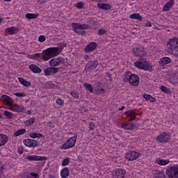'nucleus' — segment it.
Listing matches in <instances>:
<instances>
[{
    "label": "nucleus",
    "mask_w": 178,
    "mask_h": 178,
    "mask_svg": "<svg viewBox=\"0 0 178 178\" xmlns=\"http://www.w3.org/2000/svg\"><path fill=\"white\" fill-rule=\"evenodd\" d=\"M124 80L125 82L129 83V84L134 87H137V86L140 84V77L138 75L129 71L124 74Z\"/></svg>",
    "instance_id": "f257e3e1"
},
{
    "label": "nucleus",
    "mask_w": 178,
    "mask_h": 178,
    "mask_svg": "<svg viewBox=\"0 0 178 178\" xmlns=\"http://www.w3.org/2000/svg\"><path fill=\"white\" fill-rule=\"evenodd\" d=\"M135 67L137 69H140L141 70H146L147 72H153L154 68L149 62L144 58L138 59L137 61L134 63Z\"/></svg>",
    "instance_id": "f03ea898"
},
{
    "label": "nucleus",
    "mask_w": 178,
    "mask_h": 178,
    "mask_svg": "<svg viewBox=\"0 0 178 178\" xmlns=\"http://www.w3.org/2000/svg\"><path fill=\"white\" fill-rule=\"evenodd\" d=\"M167 51L168 54L174 55V56H178V38H175L171 39L167 43Z\"/></svg>",
    "instance_id": "7ed1b4c3"
},
{
    "label": "nucleus",
    "mask_w": 178,
    "mask_h": 178,
    "mask_svg": "<svg viewBox=\"0 0 178 178\" xmlns=\"http://www.w3.org/2000/svg\"><path fill=\"white\" fill-rule=\"evenodd\" d=\"M59 53L58 52V49L56 47H50L44 50L42 54V58L43 60H49L51 58H55V56H58Z\"/></svg>",
    "instance_id": "20e7f679"
},
{
    "label": "nucleus",
    "mask_w": 178,
    "mask_h": 178,
    "mask_svg": "<svg viewBox=\"0 0 178 178\" xmlns=\"http://www.w3.org/2000/svg\"><path fill=\"white\" fill-rule=\"evenodd\" d=\"M72 27L74 29V31L77 34H80L81 35H83L86 34V31L83 30H88L89 26L87 24H80V23H72Z\"/></svg>",
    "instance_id": "39448f33"
},
{
    "label": "nucleus",
    "mask_w": 178,
    "mask_h": 178,
    "mask_svg": "<svg viewBox=\"0 0 178 178\" xmlns=\"http://www.w3.org/2000/svg\"><path fill=\"white\" fill-rule=\"evenodd\" d=\"M77 141V134H75L74 136L70 138L65 143H64L61 147L60 149H69L73 148L76 145Z\"/></svg>",
    "instance_id": "423d86ee"
},
{
    "label": "nucleus",
    "mask_w": 178,
    "mask_h": 178,
    "mask_svg": "<svg viewBox=\"0 0 178 178\" xmlns=\"http://www.w3.org/2000/svg\"><path fill=\"white\" fill-rule=\"evenodd\" d=\"M156 141L160 144H166L170 141V134L168 132H162L156 137Z\"/></svg>",
    "instance_id": "0eeeda50"
},
{
    "label": "nucleus",
    "mask_w": 178,
    "mask_h": 178,
    "mask_svg": "<svg viewBox=\"0 0 178 178\" xmlns=\"http://www.w3.org/2000/svg\"><path fill=\"white\" fill-rule=\"evenodd\" d=\"M127 161H133L138 159L140 156H141V153L136 152V151H129L127 154Z\"/></svg>",
    "instance_id": "6e6552de"
},
{
    "label": "nucleus",
    "mask_w": 178,
    "mask_h": 178,
    "mask_svg": "<svg viewBox=\"0 0 178 178\" xmlns=\"http://www.w3.org/2000/svg\"><path fill=\"white\" fill-rule=\"evenodd\" d=\"M167 176L169 178H178V167L172 166L168 168Z\"/></svg>",
    "instance_id": "1a4fd4ad"
},
{
    "label": "nucleus",
    "mask_w": 178,
    "mask_h": 178,
    "mask_svg": "<svg viewBox=\"0 0 178 178\" xmlns=\"http://www.w3.org/2000/svg\"><path fill=\"white\" fill-rule=\"evenodd\" d=\"M49 66L52 67H56V66H59V65L65 63V58L62 57H58L56 58H53L49 61Z\"/></svg>",
    "instance_id": "9d476101"
},
{
    "label": "nucleus",
    "mask_w": 178,
    "mask_h": 178,
    "mask_svg": "<svg viewBox=\"0 0 178 178\" xmlns=\"http://www.w3.org/2000/svg\"><path fill=\"white\" fill-rule=\"evenodd\" d=\"M124 175H126V170L122 168L115 169L112 173L113 178H124Z\"/></svg>",
    "instance_id": "9b49d317"
},
{
    "label": "nucleus",
    "mask_w": 178,
    "mask_h": 178,
    "mask_svg": "<svg viewBox=\"0 0 178 178\" xmlns=\"http://www.w3.org/2000/svg\"><path fill=\"white\" fill-rule=\"evenodd\" d=\"M10 108L11 111L17 112V113H22L24 112V111H26V108L24 107V106L17 104H13Z\"/></svg>",
    "instance_id": "f8f14e48"
},
{
    "label": "nucleus",
    "mask_w": 178,
    "mask_h": 178,
    "mask_svg": "<svg viewBox=\"0 0 178 178\" xmlns=\"http://www.w3.org/2000/svg\"><path fill=\"white\" fill-rule=\"evenodd\" d=\"M1 99L2 102H3L7 106H9L10 108L12 107L13 105V100L12 99V97L3 95L1 97Z\"/></svg>",
    "instance_id": "ddd939ff"
},
{
    "label": "nucleus",
    "mask_w": 178,
    "mask_h": 178,
    "mask_svg": "<svg viewBox=\"0 0 178 178\" xmlns=\"http://www.w3.org/2000/svg\"><path fill=\"white\" fill-rule=\"evenodd\" d=\"M59 72V68L55 67H49L44 70V73L46 76H52V74H56Z\"/></svg>",
    "instance_id": "4468645a"
},
{
    "label": "nucleus",
    "mask_w": 178,
    "mask_h": 178,
    "mask_svg": "<svg viewBox=\"0 0 178 178\" xmlns=\"http://www.w3.org/2000/svg\"><path fill=\"white\" fill-rule=\"evenodd\" d=\"M24 145L31 148H34L38 145V142L34 139H25L24 141Z\"/></svg>",
    "instance_id": "2eb2a0df"
},
{
    "label": "nucleus",
    "mask_w": 178,
    "mask_h": 178,
    "mask_svg": "<svg viewBox=\"0 0 178 178\" xmlns=\"http://www.w3.org/2000/svg\"><path fill=\"white\" fill-rule=\"evenodd\" d=\"M26 159L27 161H47L48 158L47 156H36V155H30L26 156Z\"/></svg>",
    "instance_id": "dca6fc26"
},
{
    "label": "nucleus",
    "mask_w": 178,
    "mask_h": 178,
    "mask_svg": "<svg viewBox=\"0 0 178 178\" xmlns=\"http://www.w3.org/2000/svg\"><path fill=\"white\" fill-rule=\"evenodd\" d=\"M133 52L136 56H145V50H144V47H134L133 49Z\"/></svg>",
    "instance_id": "f3484780"
},
{
    "label": "nucleus",
    "mask_w": 178,
    "mask_h": 178,
    "mask_svg": "<svg viewBox=\"0 0 178 178\" xmlns=\"http://www.w3.org/2000/svg\"><path fill=\"white\" fill-rule=\"evenodd\" d=\"M97 66H98V61H89L86 65V69L89 72H91V70H94Z\"/></svg>",
    "instance_id": "a211bd4d"
},
{
    "label": "nucleus",
    "mask_w": 178,
    "mask_h": 178,
    "mask_svg": "<svg viewBox=\"0 0 178 178\" xmlns=\"http://www.w3.org/2000/svg\"><path fill=\"white\" fill-rule=\"evenodd\" d=\"M175 5V0L168 1L163 7V12H168L170 10L172 6Z\"/></svg>",
    "instance_id": "6ab92c4d"
},
{
    "label": "nucleus",
    "mask_w": 178,
    "mask_h": 178,
    "mask_svg": "<svg viewBox=\"0 0 178 178\" xmlns=\"http://www.w3.org/2000/svg\"><path fill=\"white\" fill-rule=\"evenodd\" d=\"M97 49V43L92 42L89 43L85 48V51L86 53L91 52V51H95Z\"/></svg>",
    "instance_id": "aec40b11"
},
{
    "label": "nucleus",
    "mask_w": 178,
    "mask_h": 178,
    "mask_svg": "<svg viewBox=\"0 0 178 178\" xmlns=\"http://www.w3.org/2000/svg\"><path fill=\"white\" fill-rule=\"evenodd\" d=\"M6 33L9 34L10 35H13V34H17L19 33V29L15 26H12L6 29Z\"/></svg>",
    "instance_id": "412c9836"
},
{
    "label": "nucleus",
    "mask_w": 178,
    "mask_h": 178,
    "mask_svg": "<svg viewBox=\"0 0 178 178\" xmlns=\"http://www.w3.org/2000/svg\"><path fill=\"white\" fill-rule=\"evenodd\" d=\"M125 115H127V118H129L130 122H131V120H134L136 119V116H137V114L133 110L125 112Z\"/></svg>",
    "instance_id": "4be33fe9"
},
{
    "label": "nucleus",
    "mask_w": 178,
    "mask_h": 178,
    "mask_svg": "<svg viewBox=\"0 0 178 178\" xmlns=\"http://www.w3.org/2000/svg\"><path fill=\"white\" fill-rule=\"evenodd\" d=\"M9 140L8 136L5 134H0V147H3Z\"/></svg>",
    "instance_id": "5701e85b"
},
{
    "label": "nucleus",
    "mask_w": 178,
    "mask_h": 178,
    "mask_svg": "<svg viewBox=\"0 0 178 178\" xmlns=\"http://www.w3.org/2000/svg\"><path fill=\"white\" fill-rule=\"evenodd\" d=\"M170 62H172V58L168 57H163L161 58L159 63L161 66H165V65H168V63H170Z\"/></svg>",
    "instance_id": "b1692460"
},
{
    "label": "nucleus",
    "mask_w": 178,
    "mask_h": 178,
    "mask_svg": "<svg viewBox=\"0 0 178 178\" xmlns=\"http://www.w3.org/2000/svg\"><path fill=\"white\" fill-rule=\"evenodd\" d=\"M97 8H99V9H102L103 10H109V9H111V4L99 3L97 4Z\"/></svg>",
    "instance_id": "393cba45"
},
{
    "label": "nucleus",
    "mask_w": 178,
    "mask_h": 178,
    "mask_svg": "<svg viewBox=\"0 0 178 178\" xmlns=\"http://www.w3.org/2000/svg\"><path fill=\"white\" fill-rule=\"evenodd\" d=\"M130 19H134L135 20H138L139 22H143V16L140 13H134L130 15Z\"/></svg>",
    "instance_id": "a878e982"
},
{
    "label": "nucleus",
    "mask_w": 178,
    "mask_h": 178,
    "mask_svg": "<svg viewBox=\"0 0 178 178\" xmlns=\"http://www.w3.org/2000/svg\"><path fill=\"white\" fill-rule=\"evenodd\" d=\"M122 128L124 129L125 130H133L134 125H133V123H131V122L122 123Z\"/></svg>",
    "instance_id": "bb28decb"
},
{
    "label": "nucleus",
    "mask_w": 178,
    "mask_h": 178,
    "mask_svg": "<svg viewBox=\"0 0 178 178\" xmlns=\"http://www.w3.org/2000/svg\"><path fill=\"white\" fill-rule=\"evenodd\" d=\"M30 70L33 72V73H41V70L40 68L38 67V66L35 65H31L29 66Z\"/></svg>",
    "instance_id": "cd10ccee"
},
{
    "label": "nucleus",
    "mask_w": 178,
    "mask_h": 178,
    "mask_svg": "<svg viewBox=\"0 0 178 178\" xmlns=\"http://www.w3.org/2000/svg\"><path fill=\"white\" fill-rule=\"evenodd\" d=\"M156 163H158V165H161V166H163V165H168V163H169V160H165V159L159 158V159H156Z\"/></svg>",
    "instance_id": "c85d7f7f"
},
{
    "label": "nucleus",
    "mask_w": 178,
    "mask_h": 178,
    "mask_svg": "<svg viewBox=\"0 0 178 178\" xmlns=\"http://www.w3.org/2000/svg\"><path fill=\"white\" fill-rule=\"evenodd\" d=\"M60 176L63 178H66L69 176V168H65L60 172Z\"/></svg>",
    "instance_id": "c756f323"
},
{
    "label": "nucleus",
    "mask_w": 178,
    "mask_h": 178,
    "mask_svg": "<svg viewBox=\"0 0 178 178\" xmlns=\"http://www.w3.org/2000/svg\"><path fill=\"white\" fill-rule=\"evenodd\" d=\"M83 87H85V88L88 90L91 94L94 92V88H92V85L90 83H83Z\"/></svg>",
    "instance_id": "7c9ffc66"
},
{
    "label": "nucleus",
    "mask_w": 178,
    "mask_h": 178,
    "mask_svg": "<svg viewBox=\"0 0 178 178\" xmlns=\"http://www.w3.org/2000/svg\"><path fill=\"white\" fill-rule=\"evenodd\" d=\"M40 16V14H34V13H26V19H29V20H31V19H37Z\"/></svg>",
    "instance_id": "2f4dec72"
},
{
    "label": "nucleus",
    "mask_w": 178,
    "mask_h": 178,
    "mask_svg": "<svg viewBox=\"0 0 178 178\" xmlns=\"http://www.w3.org/2000/svg\"><path fill=\"white\" fill-rule=\"evenodd\" d=\"M18 80L19 81V83H21L22 84V86H24V87H30V86H31V83H30V82L24 80V79L23 78H18Z\"/></svg>",
    "instance_id": "473e14b6"
},
{
    "label": "nucleus",
    "mask_w": 178,
    "mask_h": 178,
    "mask_svg": "<svg viewBox=\"0 0 178 178\" xmlns=\"http://www.w3.org/2000/svg\"><path fill=\"white\" fill-rule=\"evenodd\" d=\"M29 137L31 138H41V137H42V134L31 132L29 134Z\"/></svg>",
    "instance_id": "72a5a7b5"
},
{
    "label": "nucleus",
    "mask_w": 178,
    "mask_h": 178,
    "mask_svg": "<svg viewBox=\"0 0 178 178\" xmlns=\"http://www.w3.org/2000/svg\"><path fill=\"white\" fill-rule=\"evenodd\" d=\"M143 98H145L146 101H149L150 102H155L156 101L155 98L151 96V95H148V94H144Z\"/></svg>",
    "instance_id": "f704fd0d"
},
{
    "label": "nucleus",
    "mask_w": 178,
    "mask_h": 178,
    "mask_svg": "<svg viewBox=\"0 0 178 178\" xmlns=\"http://www.w3.org/2000/svg\"><path fill=\"white\" fill-rule=\"evenodd\" d=\"M97 87L95 88V91H96L97 94H99V95L101 94H105V89L101 88L99 87V83L97 84Z\"/></svg>",
    "instance_id": "c9c22d12"
},
{
    "label": "nucleus",
    "mask_w": 178,
    "mask_h": 178,
    "mask_svg": "<svg viewBox=\"0 0 178 178\" xmlns=\"http://www.w3.org/2000/svg\"><path fill=\"white\" fill-rule=\"evenodd\" d=\"M35 122V118H31L29 120H27L25 121L24 124L25 126H27V127H30L31 124H33Z\"/></svg>",
    "instance_id": "e433bc0d"
},
{
    "label": "nucleus",
    "mask_w": 178,
    "mask_h": 178,
    "mask_svg": "<svg viewBox=\"0 0 178 178\" xmlns=\"http://www.w3.org/2000/svg\"><path fill=\"white\" fill-rule=\"evenodd\" d=\"M22 178H38V174L31 172V174L23 175Z\"/></svg>",
    "instance_id": "4c0bfd02"
},
{
    "label": "nucleus",
    "mask_w": 178,
    "mask_h": 178,
    "mask_svg": "<svg viewBox=\"0 0 178 178\" xmlns=\"http://www.w3.org/2000/svg\"><path fill=\"white\" fill-rule=\"evenodd\" d=\"M26 133V129H18L14 134L15 137H19V136H22V134H24Z\"/></svg>",
    "instance_id": "58836bf2"
},
{
    "label": "nucleus",
    "mask_w": 178,
    "mask_h": 178,
    "mask_svg": "<svg viewBox=\"0 0 178 178\" xmlns=\"http://www.w3.org/2000/svg\"><path fill=\"white\" fill-rule=\"evenodd\" d=\"M3 113H4V116H6L8 119H13V118H15V114L8 111H5Z\"/></svg>",
    "instance_id": "ea45409f"
},
{
    "label": "nucleus",
    "mask_w": 178,
    "mask_h": 178,
    "mask_svg": "<svg viewBox=\"0 0 178 178\" xmlns=\"http://www.w3.org/2000/svg\"><path fill=\"white\" fill-rule=\"evenodd\" d=\"M41 58H42V55L40 53H36L31 56V59L37 60V59H41Z\"/></svg>",
    "instance_id": "a19ab883"
},
{
    "label": "nucleus",
    "mask_w": 178,
    "mask_h": 178,
    "mask_svg": "<svg viewBox=\"0 0 178 178\" xmlns=\"http://www.w3.org/2000/svg\"><path fill=\"white\" fill-rule=\"evenodd\" d=\"M160 90L163 92H165V94H169L170 92V90H169V88H168L166 86H161L160 88Z\"/></svg>",
    "instance_id": "79ce46f5"
},
{
    "label": "nucleus",
    "mask_w": 178,
    "mask_h": 178,
    "mask_svg": "<svg viewBox=\"0 0 178 178\" xmlns=\"http://www.w3.org/2000/svg\"><path fill=\"white\" fill-rule=\"evenodd\" d=\"M70 95L73 97V98H75L76 99H79V97H80V95L76 90L72 91L70 92Z\"/></svg>",
    "instance_id": "37998d69"
},
{
    "label": "nucleus",
    "mask_w": 178,
    "mask_h": 178,
    "mask_svg": "<svg viewBox=\"0 0 178 178\" xmlns=\"http://www.w3.org/2000/svg\"><path fill=\"white\" fill-rule=\"evenodd\" d=\"M69 163H70V160L69 159H65L63 160L62 166H67Z\"/></svg>",
    "instance_id": "c03bdc74"
},
{
    "label": "nucleus",
    "mask_w": 178,
    "mask_h": 178,
    "mask_svg": "<svg viewBox=\"0 0 178 178\" xmlns=\"http://www.w3.org/2000/svg\"><path fill=\"white\" fill-rule=\"evenodd\" d=\"M88 128L90 131H93V130L95 129V124L92 122H90Z\"/></svg>",
    "instance_id": "a18cd8bd"
},
{
    "label": "nucleus",
    "mask_w": 178,
    "mask_h": 178,
    "mask_svg": "<svg viewBox=\"0 0 178 178\" xmlns=\"http://www.w3.org/2000/svg\"><path fill=\"white\" fill-rule=\"evenodd\" d=\"M56 103L57 104V105H60V106H62V105L65 104V101L62 99H57Z\"/></svg>",
    "instance_id": "49530a36"
},
{
    "label": "nucleus",
    "mask_w": 178,
    "mask_h": 178,
    "mask_svg": "<svg viewBox=\"0 0 178 178\" xmlns=\"http://www.w3.org/2000/svg\"><path fill=\"white\" fill-rule=\"evenodd\" d=\"M47 88L54 89L55 88V84H54L52 82H47Z\"/></svg>",
    "instance_id": "de8ad7c7"
},
{
    "label": "nucleus",
    "mask_w": 178,
    "mask_h": 178,
    "mask_svg": "<svg viewBox=\"0 0 178 178\" xmlns=\"http://www.w3.org/2000/svg\"><path fill=\"white\" fill-rule=\"evenodd\" d=\"M15 95V97H18V98L26 97V94L24 92H16Z\"/></svg>",
    "instance_id": "09e8293b"
},
{
    "label": "nucleus",
    "mask_w": 178,
    "mask_h": 178,
    "mask_svg": "<svg viewBox=\"0 0 178 178\" xmlns=\"http://www.w3.org/2000/svg\"><path fill=\"white\" fill-rule=\"evenodd\" d=\"M98 34L99 35H102L104 34H106V31L104 29H100L99 31H98Z\"/></svg>",
    "instance_id": "8fccbe9b"
},
{
    "label": "nucleus",
    "mask_w": 178,
    "mask_h": 178,
    "mask_svg": "<svg viewBox=\"0 0 178 178\" xmlns=\"http://www.w3.org/2000/svg\"><path fill=\"white\" fill-rule=\"evenodd\" d=\"M84 6V4L81 2L76 3V8L79 9H83V7Z\"/></svg>",
    "instance_id": "3c124183"
},
{
    "label": "nucleus",
    "mask_w": 178,
    "mask_h": 178,
    "mask_svg": "<svg viewBox=\"0 0 178 178\" xmlns=\"http://www.w3.org/2000/svg\"><path fill=\"white\" fill-rule=\"evenodd\" d=\"M40 42H44L45 41V36L44 35H40L38 38Z\"/></svg>",
    "instance_id": "603ef678"
},
{
    "label": "nucleus",
    "mask_w": 178,
    "mask_h": 178,
    "mask_svg": "<svg viewBox=\"0 0 178 178\" xmlns=\"http://www.w3.org/2000/svg\"><path fill=\"white\" fill-rule=\"evenodd\" d=\"M58 49V53L60 54L62 52V50L63 49V45H61L60 47H56Z\"/></svg>",
    "instance_id": "864d4df0"
},
{
    "label": "nucleus",
    "mask_w": 178,
    "mask_h": 178,
    "mask_svg": "<svg viewBox=\"0 0 178 178\" xmlns=\"http://www.w3.org/2000/svg\"><path fill=\"white\" fill-rule=\"evenodd\" d=\"M37 2H39V3H47L48 0H37Z\"/></svg>",
    "instance_id": "5fc2aeb1"
},
{
    "label": "nucleus",
    "mask_w": 178,
    "mask_h": 178,
    "mask_svg": "<svg viewBox=\"0 0 178 178\" xmlns=\"http://www.w3.org/2000/svg\"><path fill=\"white\" fill-rule=\"evenodd\" d=\"M152 25L151 24V22H147L145 24L146 27H151Z\"/></svg>",
    "instance_id": "6e6d98bb"
},
{
    "label": "nucleus",
    "mask_w": 178,
    "mask_h": 178,
    "mask_svg": "<svg viewBox=\"0 0 178 178\" xmlns=\"http://www.w3.org/2000/svg\"><path fill=\"white\" fill-rule=\"evenodd\" d=\"M107 77H108V79H110V80H112V74H111L110 73H106Z\"/></svg>",
    "instance_id": "4d7b16f0"
},
{
    "label": "nucleus",
    "mask_w": 178,
    "mask_h": 178,
    "mask_svg": "<svg viewBox=\"0 0 178 178\" xmlns=\"http://www.w3.org/2000/svg\"><path fill=\"white\" fill-rule=\"evenodd\" d=\"M124 109V106H122L121 108H118L119 111H123Z\"/></svg>",
    "instance_id": "13d9d810"
},
{
    "label": "nucleus",
    "mask_w": 178,
    "mask_h": 178,
    "mask_svg": "<svg viewBox=\"0 0 178 178\" xmlns=\"http://www.w3.org/2000/svg\"><path fill=\"white\" fill-rule=\"evenodd\" d=\"M97 2H105L106 0H96Z\"/></svg>",
    "instance_id": "bf43d9fd"
},
{
    "label": "nucleus",
    "mask_w": 178,
    "mask_h": 178,
    "mask_svg": "<svg viewBox=\"0 0 178 178\" xmlns=\"http://www.w3.org/2000/svg\"><path fill=\"white\" fill-rule=\"evenodd\" d=\"M18 152H19V154H23V150L22 149H19V150H18Z\"/></svg>",
    "instance_id": "052dcab7"
},
{
    "label": "nucleus",
    "mask_w": 178,
    "mask_h": 178,
    "mask_svg": "<svg viewBox=\"0 0 178 178\" xmlns=\"http://www.w3.org/2000/svg\"><path fill=\"white\" fill-rule=\"evenodd\" d=\"M0 23H2V17H0Z\"/></svg>",
    "instance_id": "680f3d73"
},
{
    "label": "nucleus",
    "mask_w": 178,
    "mask_h": 178,
    "mask_svg": "<svg viewBox=\"0 0 178 178\" xmlns=\"http://www.w3.org/2000/svg\"><path fill=\"white\" fill-rule=\"evenodd\" d=\"M31 113V111H28V115H30Z\"/></svg>",
    "instance_id": "e2e57ef3"
},
{
    "label": "nucleus",
    "mask_w": 178,
    "mask_h": 178,
    "mask_svg": "<svg viewBox=\"0 0 178 178\" xmlns=\"http://www.w3.org/2000/svg\"><path fill=\"white\" fill-rule=\"evenodd\" d=\"M5 1H7L8 2H10L11 0H5Z\"/></svg>",
    "instance_id": "0e129e2a"
}]
</instances>
